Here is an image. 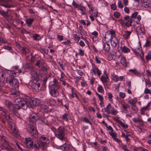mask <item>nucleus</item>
<instances>
[{"instance_id":"obj_30","label":"nucleus","mask_w":151,"mask_h":151,"mask_svg":"<svg viewBox=\"0 0 151 151\" xmlns=\"http://www.w3.org/2000/svg\"><path fill=\"white\" fill-rule=\"evenodd\" d=\"M148 108V107L146 106L141 108L140 109L141 114L144 115L145 114V111L147 110Z\"/></svg>"},{"instance_id":"obj_18","label":"nucleus","mask_w":151,"mask_h":151,"mask_svg":"<svg viewBox=\"0 0 151 151\" xmlns=\"http://www.w3.org/2000/svg\"><path fill=\"white\" fill-rule=\"evenodd\" d=\"M2 149H5L8 151H12L13 149L9 143L5 145H3V146H1Z\"/></svg>"},{"instance_id":"obj_4","label":"nucleus","mask_w":151,"mask_h":151,"mask_svg":"<svg viewBox=\"0 0 151 151\" xmlns=\"http://www.w3.org/2000/svg\"><path fill=\"white\" fill-rule=\"evenodd\" d=\"M50 93V95L53 97H56L59 95V92L58 90L60 88V87L58 86L53 87V86H49Z\"/></svg>"},{"instance_id":"obj_9","label":"nucleus","mask_w":151,"mask_h":151,"mask_svg":"<svg viewBox=\"0 0 151 151\" xmlns=\"http://www.w3.org/2000/svg\"><path fill=\"white\" fill-rule=\"evenodd\" d=\"M109 36L110 38H112L114 37H116L115 32L113 29H111L108 33L106 32L105 34L104 38L106 41L108 40V37Z\"/></svg>"},{"instance_id":"obj_52","label":"nucleus","mask_w":151,"mask_h":151,"mask_svg":"<svg viewBox=\"0 0 151 151\" xmlns=\"http://www.w3.org/2000/svg\"><path fill=\"white\" fill-rule=\"evenodd\" d=\"M114 15L116 18H118L120 16V14L118 12H115L114 13Z\"/></svg>"},{"instance_id":"obj_6","label":"nucleus","mask_w":151,"mask_h":151,"mask_svg":"<svg viewBox=\"0 0 151 151\" xmlns=\"http://www.w3.org/2000/svg\"><path fill=\"white\" fill-rule=\"evenodd\" d=\"M29 86L34 92H38L42 90V85H41V84H31Z\"/></svg>"},{"instance_id":"obj_14","label":"nucleus","mask_w":151,"mask_h":151,"mask_svg":"<svg viewBox=\"0 0 151 151\" xmlns=\"http://www.w3.org/2000/svg\"><path fill=\"white\" fill-rule=\"evenodd\" d=\"M41 82L39 78L37 77L33 78L31 81L29 82V85H35L36 84H41Z\"/></svg>"},{"instance_id":"obj_50","label":"nucleus","mask_w":151,"mask_h":151,"mask_svg":"<svg viewBox=\"0 0 151 151\" xmlns=\"http://www.w3.org/2000/svg\"><path fill=\"white\" fill-rule=\"evenodd\" d=\"M96 94L98 96L100 101H103L104 98L102 95L99 94L96 92Z\"/></svg>"},{"instance_id":"obj_5","label":"nucleus","mask_w":151,"mask_h":151,"mask_svg":"<svg viewBox=\"0 0 151 151\" xmlns=\"http://www.w3.org/2000/svg\"><path fill=\"white\" fill-rule=\"evenodd\" d=\"M140 4L145 8L151 7V1L149 0H141Z\"/></svg>"},{"instance_id":"obj_51","label":"nucleus","mask_w":151,"mask_h":151,"mask_svg":"<svg viewBox=\"0 0 151 151\" xmlns=\"http://www.w3.org/2000/svg\"><path fill=\"white\" fill-rule=\"evenodd\" d=\"M67 147V144L66 143H65L63 145L60 146V148L63 150L64 151L65 150Z\"/></svg>"},{"instance_id":"obj_45","label":"nucleus","mask_w":151,"mask_h":151,"mask_svg":"<svg viewBox=\"0 0 151 151\" xmlns=\"http://www.w3.org/2000/svg\"><path fill=\"white\" fill-rule=\"evenodd\" d=\"M83 121L86 123L89 124L92 126V123L89 121L88 119L86 117H84L83 118Z\"/></svg>"},{"instance_id":"obj_28","label":"nucleus","mask_w":151,"mask_h":151,"mask_svg":"<svg viewBox=\"0 0 151 151\" xmlns=\"http://www.w3.org/2000/svg\"><path fill=\"white\" fill-rule=\"evenodd\" d=\"M36 150L39 149L40 147V144L38 142H36L33 144V147Z\"/></svg>"},{"instance_id":"obj_16","label":"nucleus","mask_w":151,"mask_h":151,"mask_svg":"<svg viewBox=\"0 0 151 151\" xmlns=\"http://www.w3.org/2000/svg\"><path fill=\"white\" fill-rule=\"evenodd\" d=\"M14 127H12V129L14 134L15 136L16 137H18L19 136V134L18 133V130L17 128L15 126L14 124H13Z\"/></svg>"},{"instance_id":"obj_44","label":"nucleus","mask_w":151,"mask_h":151,"mask_svg":"<svg viewBox=\"0 0 151 151\" xmlns=\"http://www.w3.org/2000/svg\"><path fill=\"white\" fill-rule=\"evenodd\" d=\"M145 58L147 61L151 59V51L148 53L147 55L146 56Z\"/></svg>"},{"instance_id":"obj_27","label":"nucleus","mask_w":151,"mask_h":151,"mask_svg":"<svg viewBox=\"0 0 151 151\" xmlns=\"http://www.w3.org/2000/svg\"><path fill=\"white\" fill-rule=\"evenodd\" d=\"M8 14V12L7 11H5L3 10L2 9H0V14L4 17H6L7 16V14Z\"/></svg>"},{"instance_id":"obj_29","label":"nucleus","mask_w":151,"mask_h":151,"mask_svg":"<svg viewBox=\"0 0 151 151\" xmlns=\"http://www.w3.org/2000/svg\"><path fill=\"white\" fill-rule=\"evenodd\" d=\"M16 16L17 17L16 19H15L14 21L13 22V24L15 26H17L19 24V21L18 19V16L16 14Z\"/></svg>"},{"instance_id":"obj_37","label":"nucleus","mask_w":151,"mask_h":151,"mask_svg":"<svg viewBox=\"0 0 151 151\" xmlns=\"http://www.w3.org/2000/svg\"><path fill=\"white\" fill-rule=\"evenodd\" d=\"M129 70V72H132V73L137 76H138L139 75V73L138 72L136 69H130Z\"/></svg>"},{"instance_id":"obj_53","label":"nucleus","mask_w":151,"mask_h":151,"mask_svg":"<svg viewBox=\"0 0 151 151\" xmlns=\"http://www.w3.org/2000/svg\"><path fill=\"white\" fill-rule=\"evenodd\" d=\"M48 78V77H46L44 78L43 79V82L44 83L43 87H44L45 88V87L46 83L47 82Z\"/></svg>"},{"instance_id":"obj_26","label":"nucleus","mask_w":151,"mask_h":151,"mask_svg":"<svg viewBox=\"0 0 151 151\" xmlns=\"http://www.w3.org/2000/svg\"><path fill=\"white\" fill-rule=\"evenodd\" d=\"M52 82L53 83L51 84L50 86V85L49 86H55V87L58 86V87H60V86L59 85L58 81L56 79L54 78L53 79Z\"/></svg>"},{"instance_id":"obj_55","label":"nucleus","mask_w":151,"mask_h":151,"mask_svg":"<svg viewBox=\"0 0 151 151\" xmlns=\"http://www.w3.org/2000/svg\"><path fill=\"white\" fill-rule=\"evenodd\" d=\"M73 38L75 41L78 42L79 40L80 37L77 35H73Z\"/></svg>"},{"instance_id":"obj_38","label":"nucleus","mask_w":151,"mask_h":151,"mask_svg":"<svg viewBox=\"0 0 151 151\" xmlns=\"http://www.w3.org/2000/svg\"><path fill=\"white\" fill-rule=\"evenodd\" d=\"M118 113L117 111L114 109V107H112L111 109V113L113 115H116Z\"/></svg>"},{"instance_id":"obj_1","label":"nucleus","mask_w":151,"mask_h":151,"mask_svg":"<svg viewBox=\"0 0 151 151\" xmlns=\"http://www.w3.org/2000/svg\"><path fill=\"white\" fill-rule=\"evenodd\" d=\"M31 101H32V104L34 106H38L40 104V101L39 100H32L29 97L16 98L15 99L14 102L15 104L18 106L17 109H22L26 110L29 106Z\"/></svg>"},{"instance_id":"obj_43","label":"nucleus","mask_w":151,"mask_h":151,"mask_svg":"<svg viewBox=\"0 0 151 151\" xmlns=\"http://www.w3.org/2000/svg\"><path fill=\"white\" fill-rule=\"evenodd\" d=\"M33 142L32 141L30 142L26 145L30 149H31L33 147Z\"/></svg>"},{"instance_id":"obj_36","label":"nucleus","mask_w":151,"mask_h":151,"mask_svg":"<svg viewBox=\"0 0 151 151\" xmlns=\"http://www.w3.org/2000/svg\"><path fill=\"white\" fill-rule=\"evenodd\" d=\"M97 89L98 91L100 93H102L104 92V91L103 87L100 85H99Z\"/></svg>"},{"instance_id":"obj_61","label":"nucleus","mask_w":151,"mask_h":151,"mask_svg":"<svg viewBox=\"0 0 151 151\" xmlns=\"http://www.w3.org/2000/svg\"><path fill=\"white\" fill-rule=\"evenodd\" d=\"M112 107H113L111 106V104L109 103L108 104L106 107L104 108V110L109 109H111Z\"/></svg>"},{"instance_id":"obj_8","label":"nucleus","mask_w":151,"mask_h":151,"mask_svg":"<svg viewBox=\"0 0 151 151\" xmlns=\"http://www.w3.org/2000/svg\"><path fill=\"white\" fill-rule=\"evenodd\" d=\"M38 114V113L33 112V114H32L30 116V121L35 122L38 120H41V118Z\"/></svg>"},{"instance_id":"obj_23","label":"nucleus","mask_w":151,"mask_h":151,"mask_svg":"<svg viewBox=\"0 0 151 151\" xmlns=\"http://www.w3.org/2000/svg\"><path fill=\"white\" fill-rule=\"evenodd\" d=\"M43 61L42 59L38 60L36 62L35 65L39 68H40L43 65Z\"/></svg>"},{"instance_id":"obj_25","label":"nucleus","mask_w":151,"mask_h":151,"mask_svg":"<svg viewBox=\"0 0 151 151\" xmlns=\"http://www.w3.org/2000/svg\"><path fill=\"white\" fill-rule=\"evenodd\" d=\"M137 102V100L136 98H134L133 99L129 100L128 101V102L130 104L131 106H134L135 105Z\"/></svg>"},{"instance_id":"obj_57","label":"nucleus","mask_w":151,"mask_h":151,"mask_svg":"<svg viewBox=\"0 0 151 151\" xmlns=\"http://www.w3.org/2000/svg\"><path fill=\"white\" fill-rule=\"evenodd\" d=\"M0 42L3 43H6L7 42V40L6 39H4L2 37H0Z\"/></svg>"},{"instance_id":"obj_24","label":"nucleus","mask_w":151,"mask_h":151,"mask_svg":"<svg viewBox=\"0 0 151 151\" xmlns=\"http://www.w3.org/2000/svg\"><path fill=\"white\" fill-rule=\"evenodd\" d=\"M34 20V19L31 18L26 19V22L27 24L28 27H30L31 26V24Z\"/></svg>"},{"instance_id":"obj_19","label":"nucleus","mask_w":151,"mask_h":151,"mask_svg":"<svg viewBox=\"0 0 151 151\" xmlns=\"http://www.w3.org/2000/svg\"><path fill=\"white\" fill-rule=\"evenodd\" d=\"M120 63L122 65L126 67L128 62H126L125 58L124 56H122L120 58Z\"/></svg>"},{"instance_id":"obj_49","label":"nucleus","mask_w":151,"mask_h":151,"mask_svg":"<svg viewBox=\"0 0 151 151\" xmlns=\"http://www.w3.org/2000/svg\"><path fill=\"white\" fill-rule=\"evenodd\" d=\"M11 74L9 76H17L18 73L14 72V71H11L10 72Z\"/></svg>"},{"instance_id":"obj_33","label":"nucleus","mask_w":151,"mask_h":151,"mask_svg":"<svg viewBox=\"0 0 151 151\" xmlns=\"http://www.w3.org/2000/svg\"><path fill=\"white\" fill-rule=\"evenodd\" d=\"M133 121L135 123H137L138 122H143V120L142 119L139 118V117L137 118H134L133 119Z\"/></svg>"},{"instance_id":"obj_3","label":"nucleus","mask_w":151,"mask_h":151,"mask_svg":"<svg viewBox=\"0 0 151 151\" xmlns=\"http://www.w3.org/2000/svg\"><path fill=\"white\" fill-rule=\"evenodd\" d=\"M6 81L7 82L9 83L10 86L17 88L19 86V82L14 77L9 76L6 79Z\"/></svg>"},{"instance_id":"obj_34","label":"nucleus","mask_w":151,"mask_h":151,"mask_svg":"<svg viewBox=\"0 0 151 151\" xmlns=\"http://www.w3.org/2000/svg\"><path fill=\"white\" fill-rule=\"evenodd\" d=\"M11 94L13 95L17 96L19 95V93L17 90L13 89L11 91Z\"/></svg>"},{"instance_id":"obj_31","label":"nucleus","mask_w":151,"mask_h":151,"mask_svg":"<svg viewBox=\"0 0 151 151\" xmlns=\"http://www.w3.org/2000/svg\"><path fill=\"white\" fill-rule=\"evenodd\" d=\"M32 38L34 40L36 41L39 40L41 39L40 35L37 34H35L33 36Z\"/></svg>"},{"instance_id":"obj_40","label":"nucleus","mask_w":151,"mask_h":151,"mask_svg":"<svg viewBox=\"0 0 151 151\" xmlns=\"http://www.w3.org/2000/svg\"><path fill=\"white\" fill-rule=\"evenodd\" d=\"M145 83L146 87H149L150 86V81L149 79H146L145 80Z\"/></svg>"},{"instance_id":"obj_20","label":"nucleus","mask_w":151,"mask_h":151,"mask_svg":"<svg viewBox=\"0 0 151 151\" xmlns=\"http://www.w3.org/2000/svg\"><path fill=\"white\" fill-rule=\"evenodd\" d=\"M1 140L2 143L1 146H3V145H5L8 143L7 138L4 135L1 136Z\"/></svg>"},{"instance_id":"obj_42","label":"nucleus","mask_w":151,"mask_h":151,"mask_svg":"<svg viewBox=\"0 0 151 151\" xmlns=\"http://www.w3.org/2000/svg\"><path fill=\"white\" fill-rule=\"evenodd\" d=\"M94 59L97 63L99 64L101 63V58L98 56H96Z\"/></svg>"},{"instance_id":"obj_2","label":"nucleus","mask_w":151,"mask_h":151,"mask_svg":"<svg viewBox=\"0 0 151 151\" xmlns=\"http://www.w3.org/2000/svg\"><path fill=\"white\" fill-rule=\"evenodd\" d=\"M56 132V133H55L56 137L61 140L65 139V129L64 127L61 126L59 127Z\"/></svg>"},{"instance_id":"obj_17","label":"nucleus","mask_w":151,"mask_h":151,"mask_svg":"<svg viewBox=\"0 0 151 151\" xmlns=\"http://www.w3.org/2000/svg\"><path fill=\"white\" fill-rule=\"evenodd\" d=\"M118 49L120 47V49L122 50V52L124 53H126L128 52H129L130 51V49L126 46H124L123 47H122V46H119V45L118 44Z\"/></svg>"},{"instance_id":"obj_41","label":"nucleus","mask_w":151,"mask_h":151,"mask_svg":"<svg viewBox=\"0 0 151 151\" xmlns=\"http://www.w3.org/2000/svg\"><path fill=\"white\" fill-rule=\"evenodd\" d=\"M68 116V114L67 113H65L63 115L62 119L63 120L68 122V118L67 117Z\"/></svg>"},{"instance_id":"obj_64","label":"nucleus","mask_w":151,"mask_h":151,"mask_svg":"<svg viewBox=\"0 0 151 151\" xmlns=\"http://www.w3.org/2000/svg\"><path fill=\"white\" fill-rule=\"evenodd\" d=\"M118 7L119 8H122L123 7V6L122 4V2L121 1H119L118 2Z\"/></svg>"},{"instance_id":"obj_13","label":"nucleus","mask_w":151,"mask_h":151,"mask_svg":"<svg viewBox=\"0 0 151 151\" xmlns=\"http://www.w3.org/2000/svg\"><path fill=\"white\" fill-rule=\"evenodd\" d=\"M101 80L103 83L108 82L109 81V78L107 74L105 72L103 75L102 76L101 78Z\"/></svg>"},{"instance_id":"obj_39","label":"nucleus","mask_w":151,"mask_h":151,"mask_svg":"<svg viewBox=\"0 0 151 151\" xmlns=\"http://www.w3.org/2000/svg\"><path fill=\"white\" fill-rule=\"evenodd\" d=\"M32 141L31 138L30 137H29L28 138H25V141L24 142V143L26 145Z\"/></svg>"},{"instance_id":"obj_62","label":"nucleus","mask_w":151,"mask_h":151,"mask_svg":"<svg viewBox=\"0 0 151 151\" xmlns=\"http://www.w3.org/2000/svg\"><path fill=\"white\" fill-rule=\"evenodd\" d=\"M138 13L137 12H135L131 16V18L132 19L133 18H135L137 16Z\"/></svg>"},{"instance_id":"obj_60","label":"nucleus","mask_w":151,"mask_h":151,"mask_svg":"<svg viewBox=\"0 0 151 151\" xmlns=\"http://www.w3.org/2000/svg\"><path fill=\"white\" fill-rule=\"evenodd\" d=\"M119 96L122 98H124L125 96V93L120 92L119 93Z\"/></svg>"},{"instance_id":"obj_56","label":"nucleus","mask_w":151,"mask_h":151,"mask_svg":"<svg viewBox=\"0 0 151 151\" xmlns=\"http://www.w3.org/2000/svg\"><path fill=\"white\" fill-rule=\"evenodd\" d=\"M151 43V42L148 39H147L146 40V42L145 45V47H147L149 46L150 45V44Z\"/></svg>"},{"instance_id":"obj_10","label":"nucleus","mask_w":151,"mask_h":151,"mask_svg":"<svg viewBox=\"0 0 151 151\" xmlns=\"http://www.w3.org/2000/svg\"><path fill=\"white\" fill-rule=\"evenodd\" d=\"M108 40H110L111 46L113 47H115L117 43L119 42V40L116 37H114L112 38L109 39Z\"/></svg>"},{"instance_id":"obj_59","label":"nucleus","mask_w":151,"mask_h":151,"mask_svg":"<svg viewBox=\"0 0 151 151\" xmlns=\"http://www.w3.org/2000/svg\"><path fill=\"white\" fill-rule=\"evenodd\" d=\"M113 79V81L115 82H117L119 80V77L117 75H115L114 76Z\"/></svg>"},{"instance_id":"obj_54","label":"nucleus","mask_w":151,"mask_h":151,"mask_svg":"<svg viewBox=\"0 0 151 151\" xmlns=\"http://www.w3.org/2000/svg\"><path fill=\"white\" fill-rule=\"evenodd\" d=\"M109 134L112 137L113 139H114V138L115 137H116V133L112 132H109Z\"/></svg>"},{"instance_id":"obj_47","label":"nucleus","mask_w":151,"mask_h":151,"mask_svg":"<svg viewBox=\"0 0 151 151\" xmlns=\"http://www.w3.org/2000/svg\"><path fill=\"white\" fill-rule=\"evenodd\" d=\"M78 54L82 56H83L84 55V50L80 48L79 49H78Z\"/></svg>"},{"instance_id":"obj_11","label":"nucleus","mask_w":151,"mask_h":151,"mask_svg":"<svg viewBox=\"0 0 151 151\" xmlns=\"http://www.w3.org/2000/svg\"><path fill=\"white\" fill-rule=\"evenodd\" d=\"M92 70L95 75L96 73L99 76H100L101 74V71L94 64H92Z\"/></svg>"},{"instance_id":"obj_21","label":"nucleus","mask_w":151,"mask_h":151,"mask_svg":"<svg viewBox=\"0 0 151 151\" xmlns=\"http://www.w3.org/2000/svg\"><path fill=\"white\" fill-rule=\"evenodd\" d=\"M103 48L106 52H108L110 49V45L107 43H105L103 44Z\"/></svg>"},{"instance_id":"obj_22","label":"nucleus","mask_w":151,"mask_h":151,"mask_svg":"<svg viewBox=\"0 0 151 151\" xmlns=\"http://www.w3.org/2000/svg\"><path fill=\"white\" fill-rule=\"evenodd\" d=\"M125 33L123 35V37L126 40L128 39L129 37V36L132 33V31H125Z\"/></svg>"},{"instance_id":"obj_7","label":"nucleus","mask_w":151,"mask_h":151,"mask_svg":"<svg viewBox=\"0 0 151 151\" xmlns=\"http://www.w3.org/2000/svg\"><path fill=\"white\" fill-rule=\"evenodd\" d=\"M29 126L31 130V131L30 132V135L36 137L38 134L37 130L34 125H30Z\"/></svg>"},{"instance_id":"obj_35","label":"nucleus","mask_w":151,"mask_h":151,"mask_svg":"<svg viewBox=\"0 0 151 151\" xmlns=\"http://www.w3.org/2000/svg\"><path fill=\"white\" fill-rule=\"evenodd\" d=\"M57 63L59 65L60 67L62 70L64 68L63 65V62L61 59H58L57 60Z\"/></svg>"},{"instance_id":"obj_63","label":"nucleus","mask_w":151,"mask_h":151,"mask_svg":"<svg viewBox=\"0 0 151 151\" xmlns=\"http://www.w3.org/2000/svg\"><path fill=\"white\" fill-rule=\"evenodd\" d=\"M121 126L124 128H127L128 127V126L127 124H125L123 123L121 121L120 122V123L119 124Z\"/></svg>"},{"instance_id":"obj_46","label":"nucleus","mask_w":151,"mask_h":151,"mask_svg":"<svg viewBox=\"0 0 151 151\" xmlns=\"http://www.w3.org/2000/svg\"><path fill=\"white\" fill-rule=\"evenodd\" d=\"M122 149L124 151H129V150L127 149V146L126 145H124L122 143Z\"/></svg>"},{"instance_id":"obj_15","label":"nucleus","mask_w":151,"mask_h":151,"mask_svg":"<svg viewBox=\"0 0 151 151\" xmlns=\"http://www.w3.org/2000/svg\"><path fill=\"white\" fill-rule=\"evenodd\" d=\"M7 106L10 111L13 112L16 111V108L11 102L8 101L7 103Z\"/></svg>"},{"instance_id":"obj_58","label":"nucleus","mask_w":151,"mask_h":151,"mask_svg":"<svg viewBox=\"0 0 151 151\" xmlns=\"http://www.w3.org/2000/svg\"><path fill=\"white\" fill-rule=\"evenodd\" d=\"M144 93L145 94H146L148 93H151L150 90L147 88H145Z\"/></svg>"},{"instance_id":"obj_12","label":"nucleus","mask_w":151,"mask_h":151,"mask_svg":"<svg viewBox=\"0 0 151 151\" xmlns=\"http://www.w3.org/2000/svg\"><path fill=\"white\" fill-rule=\"evenodd\" d=\"M124 19L126 21H128L125 24V25L127 27H129L131 26L132 20V18H130L129 16H126L124 17Z\"/></svg>"},{"instance_id":"obj_32","label":"nucleus","mask_w":151,"mask_h":151,"mask_svg":"<svg viewBox=\"0 0 151 151\" xmlns=\"http://www.w3.org/2000/svg\"><path fill=\"white\" fill-rule=\"evenodd\" d=\"M121 105L125 111H127V109L129 107V105L125 103H122Z\"/></svg>"},{"instance_id":"obj_48","label":"nucleus","mask_w":151,"mask_h":151,"mask_svg":"<svg viewBox=\"0 0 151 151\" xmlns=\"http://www.w3.org/2000/svg\"><path fill=\"white\" fill-rule=\"evenodd\" d=\"M4 76V74H2L0 77V81L3 83H4L5 80Z\"/></svg>"}]
</instances>
